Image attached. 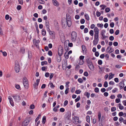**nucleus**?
I'll list each match as a JSON object with an SVG mask.
<instances>
[{
    "instance_id": "c85d7f7f",
    "label": "nucleus",
    "mask_w": 126,
    "mask_h": 126,
    "mask_svg": "<svg viewBox=\"0 0 126 126\" xmlns=\"http://www.w3.org/2000/svg\"><path fill=\"white\" fill-rule=\"evenodd\" d=\"M80 99V96H78L77 98L75 99V101L77 102Z\"/></svg>"
},
{
    "instance_id": "09e8293b",
    "label": "nucleus",
    "mask_w": 126,
    "mask_h": 126,
    "mask_svg": "<svg viewBox=\"0 0 126 126\" xmlns=\"http://www.w3.org/2000/svg\"><path fill=\"white\" fill-rule=\"evenodd\" d=\"M124 114L122 112H119V113L118 115L120 117H121Z\"/></svg>"
},
{
    "instance_id": "79ce46f5",
    "label": "nucleus",
    "mask_w": 126,
    "mask_h": 126,
    "mask_svg": "<svg viewBox=\"0 0 126 126\" xmlns=\"http://www.w3.org/2000/svg\"><path fill=\"white\" fill-rule=\"evenodd\" d=\"M89 59L88 57H86V60L87 63H91V62H90L89 61Z\"/></svg>"
},
{
    "instance_id": "5fc2aeb1",
    "label": "nucleus",
    "mask_w": 126,
    "mask_h": 126,
    "mask_svg": "<svg viewBox=\"0 0 126 126\" xmlns=\"http://www.w3.org/2000/svg\"><path fill=\"white\" fill-rule=\"evenodd\" d=\"M110 25L111 27L113 28L114 27V24L113 22H112L110 23Z\"/></svg>"
},
{
    "instance_id": "20e7f679",
    "label": "nucleus",
    "mask_w": 126,
    "mask_h": 126,
    "mask_svg": "<svg viewBox=\"0 0 126 126\" xmlns=\"http://www.w3.org/2000/svg\"><path fill=\"white\" fill-rule=\"evenodd\" d=\"M13 97L16 101H18L21 100V98H20V96L19 95H16L15 96H13Z\"/></svg>"
},
{
    "instance_id": "5701e85b",
    "label": "nucleus",
    "mask_w": 126,
    "mask_h": 126,
    "mask_svg": "<svg viewBox=\"0 0 126 126\" xmlns=\"http://www.w3.org/2000/svg\"><path fill=\"white\" fill-rule=\"evenodd\" d=\"M86 121L88 123L90 122V117L89 115H87L86 117Z\"/></svg>"
},
{
    "instance_id": "774afa93",
    "label": "nucleus",
    "mask_w": 126,
    "mask_h": 126,
    "mask_svg": "<svg viewBox=\"0 0 126 126\" xmlns=\"http://www.w3.org/2000/svg\"><path fill=\"white\" fill-rule=\"evenodd\" d=\"M9 18V16L8 15H6L5 16V18L6 20H8Z\"/></svg>"
},
{
    "instance_id": "423d86ee",
    "label": "nucleus",
    "mask_w": 126,
    "mask_h": 126,
    "mask_svg": "<svg viewBox=\"0 0 126 126\" xmlns=\"http://www.w3.org/2000/svg\"><path fill=\"white\" fill-rule=\"evenodd\" d=\"M40 41L39 40H36L35 39H34L33 40V42L34 44L36 47L37 48H39V46L38 45V43Z\"/></svg>"
},
{
    "instance_id": "ea45409f",
    "label": "nucleus",
    "mask_w": 126,
    "mask_h": 126,
    "mask_svg": "<svg viewBox=\"0 0 126 126\" xmlns=\"http://www.w3.org/2000/svg\"><path fill=\"white\" fill-rule=\"evenodd\" d=\"M78 81L80 83H82L83 81L82 79L80 78L78 79Z\"/></svg>"
},
{
    "instance_id": "4c0bfd02",
    "label": "nucleus",
    "mask_w": 126,
    "mask_h": 126,
    "mask_svg": "<svg viewBox=\"0 0 126 126\" xmlns=\"http://www.w3.org/2000/svg\"><path fill=\"white\" fill-rule=\"evenodd\" d=\"M81 92V91H80V90H76L75 91V92L77 94H79Z\"/></svg>"
},
{
    "instance_id": "13d9d810",
    "label": "nucleus",
    "mask_w": 126,
    "mask_h": 126,
    "mask_svg": "<svg viewBox=\"0 0 126 126\" xmlns=\"http://www.w3.org/2000/svg\"><path fill=\"white\" fill-rule=\"evenodd\" d=\"M3 35V32L2 29L1 27H0V35L2 36Z\"/></svg>"
},
{
    "instance_id": "c03bdc74",
    "label": "nucleus",
    "mask_w": 126,
    "mask_h": 126,
    "mask_svg": "<svg viewBox=\"0 0 126 126\" xmlns=\"http://www.w3.org/2000/svg\"><path fill=\"white\" fill-rule=\"evenodd\" d=\"M68 101L67 100H65L64 101V106H66L68 104Z\"/></svg>"
},
{
    "instance_id": "7c9ffc66",
    "label": "nucleus",
    "mask_w": 126,
    "mask_h": 126,
    "mask_svg": "<svg viewBox=\"0 0 126 126\" xmlns=\"http://www.w3.org/2000/svg\"><path fill=\"white\" fill-rule=\"evenodd\" d=\"M69 90V88L67 87L66 88V89L65 90V94H67Z\"/></svg>"
},
{
    "instance_id": "cd10ccee",
    "label": "nucleus",
    "mask_w": 126,
    "mask_h": 126,
    "mask_svg": "<svg viewBox=\"0 0 126 126\" xmlns=\"http://www.w3.org/2000/svg\"><path fill=\"white\" fill-rule=\"evenodd\" d=\"M100 6L101 8H102V9H101L102 10H104L105 8L106 7V6L103 5H100Z\"/></svg>"
},
{
    "instance_id": "f704fd0d",
    "label": "nucleus",
    "mask_w": 126,
    "mask_h": 126,
    "mask_svg": "<svg viewBox=\"0 0 126 126\" xmlns=\"http://www.w3.org/2000/svg\"><path fill=\"white\" fill-rule=\"evenodd\" d=\"M28 57L29 58H31L32 56V54L30 51L28 52Z\"/></svg>"
},
{
    "instance_id": "39448f33",
    "label": "nucleus",
    "mask_w": 126,
    "mask_h": 126,
    "mask_svg": "<svg viewBox=\"0 0 126 126\" xmlns=\"http://www.w3.org/2000/svg\"><path fill=\"white\" fill-rule=\"evenodd\" d=\"M15 70L16 73L18 72L20 70L19 65V63H16L15 64Z\"/></svg>"
},
{
    "instance_id": "a211bd4d",
    "label": "nucleus",
    "mask_w": 126,
    "mask_h": 126,
    "mask_svg": "<svg viewBox=\"0 0 126 126\" xmlns=\"http://www.w3.org/2000/svg\"><path fill=\"white\" fill-rule=\"evenodd\" d=\"M94 33H99V30L97 27H95L94 29Z\"/></svg>"
},
{
    "instance_id": "58836bf2",
    "label": "nucleus",
    "mask_w": 126,
    "mask_h": 126,
    "mask_svg": "<svg viewBox=\"0 0 126 126\" xmlns=\"http://www.w3.org/2000/svg\"><path fill=\"white\" fill-rule=\"evenodd\" d=\"M101 37L102 38V40H104L106 38H108V36H106L105 35L102 37L101 36Z\"/></svg>"
},
{
    "instance_id": "864d4df0",
    "label": "nucleus",
    "mask_w": 126,
    "mask_h": 126,
    "mask_svg": "<svg viewBox=\"0 0 126 126\" xmlns=\"http://www.w3.org/2000/svg\"><path fill=\"white\" fill-rule=\"evenodd\" d=\"M85 22V20L83 19H81L80 21V23L82 24H84Z\"/></svg>"
},
{
    "instance_id": "a19ab883",
    "label": "nucleus",
    "mask_w": 126,
    "mask_h": 126,
    "mask_svg": "<svg viewBox=\"0 0 126 126\" xmlns=\"http://www.w3.org/2000/svg\"><path fill=\"white\" fill-rule=\"evenodd\" d=\"M41 115L40 114H39L37 117L35 119V122H37L39 119V117H40Z\"/></svg>"
},
{
    "instance_id": "37998d69",
    "label": "nucleus",
    "mask_w": 126,
    "mask_h": 126,
    "mask_svg": "<svg viewBox=\"0 0 126 126\" xmlns=\"http://www.w3.org/2000/svg\"><path fill=\"white\" fill-rule=\"evenodd\" d=\"M110 11V8L108 7L107 8L105 9V11L106 13H108Z\"/></svg>"
},
{
    "instance_id": "052dcab7",
    "label": "nucleus",
    "mask_w": 126,
    "mask_h": 126,
    "mask_svg": "<svg viewBox=\"0 0 126 126\" xmlns=\"http://www.w3.org/2000/svg\"><path fill=\"white\" fill-rule=\"evenodd\" d=\"M96 15L97 16V17H99L100 16V15H101V14L99 12H98V11H97L96 13Z\"/></svg>"
},
{
    "instance_id": "bf43d9fd",
    "label": "nucleus",
    "mask_w": 126,
    "mask_h": 126,
    "mask_svg": "<svg viewBox=\"0 0 126 126\" xmlns=\"http://www.w3.org/2000/svg\"><path fill=\"white\" fill-rule=\"evenodd\" d=\"M48 54L50 56H52V51L51 50L49 51H48Z\"/></svg>"
},
{
    "instance_id": "dca6fc26",
    "label": "nucleus",
    "mask_w": 126,
    "mask_h": 126,
    "mask_svg": "<svg viewBox=\"0 0 126 126\" xmlns=\"http://www.w3.org/2000/svg\"><path fill=\"white\" fill-rule=\"evenodd\" d=\"M23 84L25 88L27 89H28L29 86L28 82L24 83Z\"/></svg>"
},
{
    "instance_id": "6e6d98bb",
    "label": "nucleus",
    "mask_w": 126,
    "mask_h": 126,
    "mask_svg": "<svg viewBox=\"0 0 126 126\" xmlns=\"http://www.w3.org/2000/svg\"><path fill=\"white\" fill-rule=\"evenodd\" d=\"M109 39L110 41H113L114 39V37H113V36H110L109 37Z\"/></svg>"
},
{
    "instance_id": "e2e57ef3",
    "label": "nucleus",
    "mask_w": 126,
    "mask_h": 126,
    "mask_svg": "<svg viewBox=\"0 0 126 126\" xmlns=\"http://www.w3.org/2000/svg\"><path fill=\"white\" fill-rule=\"evenodd\" d=\"M110 32L111 34H113L114 32L113 30V29H111L110 30Z\"/></svg>"
},
{
    "instance_id": "338daca9",
    "label": "nucleus",
    "mask_w": 126,
    "mask_h": 126,
    "mask_svg": "<svg viewBox=\"0 0 126 126\" xmlns=\"http://www.w3.org/2000/svg\"><path fill=\"white\" fill-rule=\"evenodd\" d=\"M119 31L118 30H117L115 32V34L116 35H117L119 33Z\"/></svg>"
},
{
    "instance_id": "f3484780",
    "label": "nucleus",
    "mask_w": 126,
    "mask_h": 126,
    "mask_svg": "<svg viewBox=\"0 0 126 126\" xmlns=\"http://www.w3.org/2000/svg\"><path fill=\"white\" fill-rule=\"evenodd\" d=\"M81 47L82 52L84 53L85 51V50L86 49V47L84 45H82Z\"/></svg>"
},
{
    "instance_id": "aec40b11",
    "label": "nucleus",
    "mask_w": 126,
    "mask_h": 126,
    "mask_svg": "<svg viewBox=\"0 0 126 126\" xmlns=\"http://www.w3.org/2000/svg\"><path fill=\"white\" fill-rule=\"evenodd\" d=\"M105 31L104 30H103L101 32L100 34L102 36V37L104 36L105 35Z\"/></svg>"
},
{
    "instance_id": "8fccbe9b",
    "label": "nucleus",
    "mask_w": 126,
    "mask_h": 126,
    "mask_svg": "<svg viewBox=\"0 0 126 126\" xmlns=\"http://www.w3.org/2000/svg\"><path fill=\"white\" fill-rule=\"evenodd\" d=\"M15 87L16 89H19L20 88V85H15Z\"/></svg>"
},
{
    "instance_id": "ddd939ff",
    "label": "nucleus",
    "mask_w": 126,
    "mask_h": 126,
    "mask_svg": "<svg viewBox=\"0 0 126 126\" xmlns=\"http://www.w3.org/2000/svg\"><path fill=\"white\" fill-rule=\"evenodd\" d=\"M58 52L59 56H61L62 55L63 52V49L62 48L61 49L59 50Z\"/></svg>"
},
{
    "instance_id": "bb28decb",
    "label": "nucleus",
    "mask_w": 126,
    "mask_h": 126,
    "mask_svg": "<svg viewBox=\"0 0 126 126\" xmlns=\"http://www.w3.org/2000/svg\"><path fill=\"white\" fill-rule=\"evenodd\" d=\"M46 119V118L45 116H44L42 118V122L43 124H44L45 123Z\"/></svg>"
},
{
    "instance_id": "e433bc0d",
    "label": "nucleus",
    "mask_w": 126,
    "mask_h": 126,
    "mask_svg": "<svg viewBox=\"0 0 126 126\" xmlns=\"http://www.w3.org/2000/svg\"><path fill=\"white\" fill-rule=\"evenodd\" d=\"M99 91V89L98 88L96 87L95 88L94 91L96 93H98Z\"/></svg>"
},
{
    "instance_id": "a18cd8bd",
    "label": "nucleus",
    "mask_w": 126,
    "mask_h": 126,
    "mask_svg": "<svg viewBox=\"0 0 126 126\" xmlns=\"http://www.w3.org/2000/svg\"><path fill=\"white\" fill-rule=\"evenodd\" d=\"M122 66L120 64L116 65L115 66V67H116L118 68H120Z\"/></svg>"
},
{
    "instance_id": "c9c22d12",
    "label": "nucleus",
    "mask_w": 126,
    "mask_h": 126,
    "mask_svg": "<svg viewBox=\"0 0 126 126\" xmlns=\"http://www.w3.org/2000/svg\"><path fill=\"white\" fill-rule=\"evenodd\" d=\"M119 105H120L119 107L120 110H122L124 109V107L123 106H122L121 104L120 103Z\"/></svg>"
},
{
    "instance_id": "4468645a",
    "label": "nucleus",
    "mask_w": 126,
    "mask_h": 126,
    "mask_svg": "<svg viewBox=\"0 0 126 126\" xmlns=\"http://www.w3.org/2000/svg\"><path fill=\"white\" fill-rule=\"evenodd\" d=\"M46 26L48 30H50L49 28V25L48 23V21H46Z\"/></svg>"
},
{
    "instance_id": "2f4dec72",
    "label": "nucleus",
    "mask_w": 126,
    "mask_h": 126,
    "mask_svg": "<svg viewBox=\"0 0 126 126\" xmlns=\"http://www.w3.org/2000/svg\"><path fill=\"white\" fill-rule=\"evenodd\" d=\"M89 34L91 36H93L94 34V32L93 30H90L89 32Z\"/></svg>"
},
{
    "instance_id": "9d476101",
    "label": "nucleus",
    "mask_w": 126,
    "mask_h": 126,
    "mask_svg": "<svg viewBox=\"0 0 126 126\" xmlns=\"http://www.w3.org/2000/svg\"><path fill=\"white\" fill-rule=\"evenodd\" d=\"M62 27L64 29H65L67 26V25L65 21H62Z\"/></svg>"
},
{
    "instance_id": "69168bd1",
    "label": "nucleus",
    "mask_w": 126,
    "mask_h": 126,
    "mask_svg": "<svg viewBox=\"0 0 126 126\" xmlns=\"http://www.w3.org/2000/svg\"><path fill=\"white\" fill-rule=\"evenodd\" d=\"M47 67L43 66L42 67V70L43 71H45L46 69H47Z\"/></svg>"
},
{
    "instance_id": "c756f323",
    "label": "nucleus",
    "mask_w": 126,
    "mask_h": 126,
    "mask_svg": "<svg viewBox=\"0 0 126 126\" xmlns=\"http://www.w3.org/2000/svg\"><path fill=\"white\" fill-rule=\"evenodd\" d=\"M104 87L106 88L108 87V82L107 81H105V82L104 83Z\"/></svg>"
},
{
    "instance_id": "0e129e2a",
    "label": "nucleus",
    "mask_w": 126,
    "mask_h": 126,
    "mask_svg": "<svg viewBox=\"0 0 126 126\" xmlns=\"http://www.w3.org/2000/svg\"><path fill=\"white\" fill-rule=\"evenodd\" d=\"M88 32V29L87 28H85L84 30V32L85 33L87 32Z\"/></svg>"
},
{
    "instance_id": "2eb2a0df",
    "label": "nucleus",
    "mask_w": 126,
    "mask_h": 126,
    "mask_svg": "<svg viewBox=\"0 0 126 126\" xmlns=\"http://www.w3.org/2000/svg\"><path fill=\"white\" fill-rule=\"evenodd\" d=\"M99 33H94V39H98V34Z\"/></svg>"
},
{
    "instance_id": "393cba45",
    "label": "nucleus",
    "mask_w": 126,
    "mask_h": 126,
    "mask_svg": "<svg viewBox=\"0 0 126 126\" xmlns=\"http://www.w3.org/2000/svg\"><path fill=\"white\" fill-rule=\"evenodd\" d=\"M88 65L89 67V68L91 69V68H93V63H88Z\"/></svg>"
},
{
    "instance_id": "72a5a7b5",
    "label": "nucleus",
    "mask_w": 126,
    "mask_h": 126,
    "mask_svg": "<svg viewBox=\"0 0 126 126\" xmlns=\"http://www.w3.org/2000/svg\"><path fill=\"white\" fill-rule=\"evenodd\" d=\"M49 84L50 85V87L51 88H53L55 87V86L52 83H50Z\"/></svg>"
},
{
    "instance_id": "b1692460",
    "label": "nucleus",
    "mask_w": 126,
    "mask_h": 126,
    "mask_svg": "<svg viewBox=\"0 0 126 126\" xmlns=\"http://www.w3.org/2000/svg\"><path fill=\"white\" fill-rule=\"evenodd\" d=\"M28 82L27 78L26 77H24L23 79V83L26 82Z\"/></svg>"
},
{
    "instance_id": "412c9836",
    "label": "nucleus",
    "mask_w": 126,
    "mask_h": 126,
    "mask_svg": "<svg viewBox=\"0 0 126 126\" xmlns=\"http://www.w3.org/2000/svg\"><path fill=\"white\" fill-rule=\"evenodd\" d=\"M46 34V31L45 29H43L42 30V34L43 36H45Z\"/></svg>"
},
{
    "instance_id": "4be33fe9",
    "label": "nucleus",
    "mask_w": 126,
    "mask_h": 126,
    "mask_svg": "<svg viewBox=\"0 0 126 126\" xmlns=\"http://www.w3.org/2000/svg\"><path fill=\"white\" fill-rule=\"evenodd\" d=\"M84 16L85 18L87 20H89V17L87 14H85L84 15Z\"/></svg>"
},
{
    "instance_id": "f8f14e48",
    "label": "nucleus",
    "mask_w": 126,
    "mask_h": 126,
    "mask_svg": "<svg viewBox=\"0 0 126 126\" xmlns=\"http://www.w3.org/2000/svg\"><path fill=\"white\" fill-rule=\"evenodd\" d=\"M98 39H94V40L93 41V45H96L98 44Z\"/></svg>"
},
{
    "instance_id": "a878e982",
    "label": "nucleus",
    "mask_w": 126,
    "mask_h": 126,
    "mask_svg": "<svg viewBox=\"0 0 126 126\" xmlns=\"http://www.w3.org/2000/svg\"><path fill=\"white\" fill-rule=\"evenodd\" d=\"M103 24H101L98 23L97 24V26L98 27H100V28H101L103 27Z\"/></svg>"
},
{
    "instance_id": "9b49d317",
    "label": "nucleus",
    "mask_w": 126,
    "mask_h": 126,
    "mask_svg": "<svg viewBox=\"0 0 126 126\" xmlns=\"http://www.w3.org/2000/svg\"><path fill=\"white\" fill-rule=\"evenodd\" d=\"M75 124H77L78 123H80V122H79V118L75 116L74 117Z\"/></svg>"
},
{
    "instance_id": "473e14b6",
    "label": "nucleus",
    "mask_w": 126,
    "mask_h": 126,
    "mask_svg": "<svg viewBox=\"0 0 126 126\" xmlns=\"http://www.w3.org/2000/svg\"><path fill=\"white\" fill-rule=\"evenodd\" d=\"M98 120L100 121V120L101 117V113L100 112H98Z\"/></svg>"
},
{
    "instance_id": "7ed1b4c3",
    "label": "nucleus",
    "mask_w": 126,
    "mask_h": 126,
    "mask_svg": "<svg viewBox=\"0 0 126 126\" xmlns=\"http://www.w3.org/2000/svg\"><path fill=\"white\" fill-rule=\"evenodd\" d=\"M66 22L68 27H70L71 26L72 24L71 19L70 16H67L66 15Z\"/></svg>"
},
{
    "instance_id": "f257e3e1",
    "label": "nucleus",
    "mask_w": 126,
    "mask_h": 126,
    "mask_svg": "<svg viewBox=\"0 0 126 126\" xmlns=\"http://www.w3.org/2000/svg\"><path fill=\"white\" fill-rule=\"evenodd\" d=\"M66 116L65 119L66 122L69 124L71 122L70 117L71 116V113L70 111H68L66 113Z\"/></svg>"
},
{
    "instance_id": "de8ad7c7",
    "label": "nucleus",
    "mask_w": 126,
    "mask_h": 126,
    "mask_svg": "<svg viewBox=\"0 0 126 126\" xmlns=\"http://www.w3.org/2000/svg\"><path fill=\"white\" fill-rule=\"evenodd\" d=\"M116 110V108L115 107H113L111 108V110L112 112L113 111Z\"/></svg>"
},
{
    "instance_id": "f03ea898",
    "label": "nucleus",
    "mask_w": 126,
    "mask_h": 126,
    "mask_svg": "<svg viewBox=\"0 0 126 126\" xmlns=\"http://www.w3.org/2000/svg\"><path fill=\"white\" fill-rule=\"evenodd\" d=\"M72 40L73 42H75L77 36V34L76 32L73 31L71 34Z\"/></svg>"
},
{
    "instance_id": "3c124183",
    "label": "nucleus",
    "mask_w": 126,
    "mask_h": 126,
    "mask_svg": "<svg viewBox=\"0 0 126 126\" xmlns=\"http://www.w3.org/2000/svg\"><path fill=\"white\" fill-rule=\"evenodd\" d=\"M64 56L66 59H68V58L69 54L68 53L66 54V53H65Z\"/></svg>"
},
{
    "instance_id": "680f3d73",
    "label": "nucleus",
    "mask_w": 126,
    "mask_h": 126,
    "mask_svg": "<svg viewBox=\"0 0 126 126\" xmlns=\"http://www.w3.org/2000/svg\"><path fill=\"white\" fill-rule=\"evenodd\" d=\"M118 44V43L117 42H115L113 43V45L115 46H117Z\"/></svg>"
},
{
    "instance_id": "6ab92c4d",
    "label": "nucleus",
    "mask_w": 126,
    "mask_h": 126,
    "mask_svg": "<svg viewBox=\"0 0 126 126\" xmlns=\"http://www.w3.org/2000/svg\"><path fill=\"white\" fill-rule=\"evenodd\" d=\"M109 79L110 80L112 79L114 75V74H112V73H110L109 75Z\"/></svg>"
},
{
    "instance_id": "603ef678",
    "label": "nucleus",
    "mask_w": 126,
    "mask_h": 126,
    "mask_svg": "<svg viewBox=\"0 0 126 126\" xmlns=\"http://www.w3.org/2000/svg\"><path fill=\"white\" fill-rule=\"evenodd\" d=\"M124 119L122 117H120L119 119V121L120 123H121L123 121Z\"/></svg>"
},
{
    "instance_id": "6e6552de",
    "label": "nucleus",
    "mask_w": 126,
    "mask_h": 126,
    "mask_svg": "<svg viewBox=\"0 0 126 126\" xmlns=\"http://www.w3.org/2000/svg\"><path fill=\"white\" fill-rule=\"evenodd\" d=\"M8 99L9 100L10 104L12 106H14V105L13 99L10 96L8 97Z\"/></svg>"
},
{
    "instance_id": "0eeeda50",
    "label": "nucleus",
    "mask_w": 126,
    "mask_h": 126,
    "mask_svg": "<svg viewBox=\"0 0 126 126\" xmlns=\"http://www.w3.org/2000/svg\"><path fill=\"white\" fill-rule=\"evenodd\" d=\"M29 123V118L26 119L23 123V124L25 126H27Z\"/></svg>"
},
{
    "instance_id": "49530a36",
    "label": "nucleus",
    "mask_w": 126,
    "mask_h": 126,
    "mask_svg": "<svg viewBox=\"0 0 126 126\" xmlns=\"http://www.w3.org/2000/svg\"><path fill=\"white\" fill-rule=\"evenodd\" d=\"M30 109H34L35 108V106L34 105L32 104L30 106Z\"/></svg>"
},
{
    "instance_id": "4d7b16f0",
    "label": "nucleus",
    "mask_w": 126,
    "mask_h": 126,
    "mask_svg": "<svg viewBox=\"0 0 126 126\" xmlns=\"http://www.w3.org/2000/svg\"><path fill=\"white\" fill-rule=\"evenodd\" d=\"M65 109L63 108H61L60 109V111L61 112H63L65 111Z\"/></svg>"
},
{
    "instance_id": "1a4fd4ad",
    "label": "nucleus",
    "mask_w": 126,
    "mask_h": 126,
    "mask_svg": "<svg viewBox=\"0 0 126 126\" xmlns=\"http://www.w3.org/2000/svg\"><path fill=\"white\" fill-rule=\"evenodd\" d=\"M52 0V3L54 5L57 7H58L59 5V3L56 0Z\"/></svg>"
}]
</instances>
